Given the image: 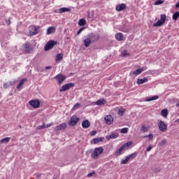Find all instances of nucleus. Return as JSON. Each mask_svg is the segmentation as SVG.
Masks as SVG:
<instances>
[{
    "label": "nucleus",
    "mask_w": 179,
    "mask_h": 179,
    "mask_svg": "<svg viewBox=\"0 0 179 179\" xmlns=\"http://www.w3.org/2000/svg\"><path fill=\"white\" fill-rule=\"evenodd\" d=\"M152 148H153V147H152V145H149L148 148H147L146 151L147 152H150Z\"/></svg>",
    "instance_id": "48"
},
{
    "label": "nucleus",
    "mask_w": 179,
    "mask_h": 179,
    "mask_svg": "<svg viewBox=\"0 0 179 179\" xmlns=\"http://www.w3.org/2000/svg\"><path fill=\"white\" fill-rule=\"evenodd\" d=\"M157 99H159V96L155 95V96H153L146 99L145 101H153V100H157Z\"/></svg>",
    "instance_id": "28"
},
{
    "label": "nucleus",
    "mask_w": 179,
    "mask_h": 179,
    "mask_svg": "<svg viewBox=\"0 0 179 179\" xmlns=\"http://www.w3.org/2000/svg\"><path fill=\"white\" fill-rule=\"evenodd\" d=\"M134 143L132 141H128L127 143L123 144L121 147L122 148L123 150H127L129 149Z\"/></svg>",
    "instance_id": "13"
},
{
    "label": "nucleus",
    "mask_w": 179,
    "mask_h": 179,
    "mask_svg": "<svg viewBox=\"0 0 179 179\" xmlns=\"http://www.w3.org/2000/svg\"><path fill=\"white\" fill-rule=\"evenodd\" d=\"M55 79H56V80L58 83V85H62V83L64 82V80H65V79H66V76H65L64 74H58L55 77Z\"/></svg>",
    "instance_id": "6"
},
{
    "label": "nucleus",
    "mask_w": 179,
    "mask_h": 179,
    "mask_svg": "<svg viewBox=\"0 0 179 179\" xmlns=\"http://www.w3.org/2000/svg\"><path fill=\"white\" fill-rule=\"evenodd\" d=\"M86 24V20L81 18L78 21V26H85Z\"/></svg>",
    "instance_id": "30"
},
{
    "label": "nucleus",
    "mask_w": 179,
    "mask_h": 179,
    "mask_svg": "<svg viewBox=\"0 0 179 179\" xmlns=\"http://www.w3.org/2000/svg\"><path fill=\"white\" fill-rule=\"evenodd\" d=\"M85 29H86L85 27L80 28L77 32V36H79V34H80V33H82V31H83V30H85Z\"/></svg>",
    "instance_id": "43"
},
{
    "label": "nucleus",
    "mask_w": 179,
    "mask_h": 179,
    "mask_svg": "<svg viewBox=\"0 0 179 179\" xmlns=\"http://www.w3.org/2000/svg\"><path fill=\"white\" fill-rule=\"evenodd\" d=\"M52 69V66H48L45 67L46 70Z\"/></svg>",
    "instance_id": "51"
},
{
    "label": "nucleus",
    "mask_w": 179,
    "mask_h": 179,
    "mask_svg": "<svg viewBox=\"0 0 179 179\" xmlns=\"http://www.w3.org/2000/svg\"><path fill=\"white\" fill-rule=\"evenodd\" d=\"M87 153H92V150L87 151Z\"/></svg>",
    "instance_id": "55"
},
{
    "label": "nucleus",
    "mask_w": 179,
    "mask_h": 179,
    "mask_svg": "<svg viewBox=\"0 0 179 179\" xmlns=\"http://www.w3.org/2000/svg\"><path fill=\"white\" fill-rule=\"evenodd\" d=\"M162 3H164L163 0H158L155 2V5H162Z\"/></svg>",
    "instance_id": "39"
},
{
    "label": "nucleus",
    "mask_w": 179,
    "mask_h": 179,
    "mask_svg": "<svg viewBox=\"0 0 179 179\" xmlns=\"http://www.w3.org/2000/svg\"><path fill=\"white\" fill-rule=\"evenodd\" d=\"M45 129V123H43L41 126H38L36 129Z\"/></svg>",
    "instance_id": "42"
},
{
    "label": "nucleus",
    "mask_w": 179,
    "mask_h": 179,
    "mask_svg": "<svg viewBox=\"0 0 179 179\" xmlns=\"http://www.w3.org/2000/svg\"><path fill=\"white\" fill-rule=\"evenodd\" d=\"M176 107H179V102L176 103Z\"/></svg>",
    "instance_id": "53"
},
{
    "label": "nucleus",
    "mask_w": 179,
    "mask_h": 179,
    "mask_svg": "<svg viewBox=\"0 0 179 179\" xmlns=\"http://www.w3.org/2000/svg\"><path fill=\"white\" fill-rule=\"evenodd\" d=\"M159 129L161 132H166L167 131V125L164 122L160 120L159 123L158 124Z\"/></svg>",
    "instance_id": "9"
},
{
    "label": "nucleus",
    "mask_w": 179,
    "mask_h": 179,
    "mask_svg": "<svg viewBox=\"0 0 179 179\" xmlns=\"http://www.w3.org/2000/svg\"><path fill=\"white\" fill-rule=\"evenodd\" d=\"M107 103V101L105 99H101L95 101L96 106H104Z\"/></svg>",
    "instance_id": "14"
},
{
    "label": "nucleus",
    "mask_w": 179,
    "mask_h": 179,
    "mask_svg": "<svg viewBox=\"0 0 179 179\" xmlns=\"http://www.w3.org/2000/svg\"><path fill=\"white\" fill-rule=\"evenodd\" d=\"M66 123H62L55 127V131H62L66 128Z\"/></svg>",
    "instance_id": "15"
},
{
    "label": "nucleus",
    "mask_w": 179,
    "mask_h": 179,
    "mask_svg": "<svg viewBox=\"0 0 179 179\" xmlns=\"http://www.w3.org/2000/svg\"><path fill=\"white\" fill-rule=\"evenodd\" d=\"M99 38L100 34L91 33L85 36L84 45H90V44H93V43H96V41H97V40Z\"/></svg>",
    "instance_id": "1"
},
{
    "label": "nucleus",
    "mask_w": 179,
    "mask_h": 179,
    "mask_svg": "<svg viewBox=\"0 0 179 179\" xmlns=\"http://www.w3.org/2000/svg\"><path fill=\"white\" fill-rule=\"evenodd\" d=\"M62 58H64V56L62 55V54H57L56 56V61H61Z\"/></svg>",
    "instance_id": "36"
},
{
    "label": "nucleus",
    "mask_w": 179,
    "mask_h": 179,
    "mask_svg": "<svg viewBox=\"0 0 179 179\" xmlns=\"http://www.w3.org/2000/svg\"><path fill=\"white\" fill-rule=\"evenodd\" d=\"M104 120L108 125H111V124L114 122V118L113 117V116H111V115H106L104 117Z\"/></svg>",
    "instance_id": "11"
},
{
    "label": "nucleus",
    "mask_w": 179,
    "mask_h": 179,
    "mask_svg": "<svg viewBox=\"0 0 179 179\" xmlns=\"http://www.w3.org/2000/svg\"><path fill=\"white\" fill-rule=\"evenodd\" d=\"M25 45H27V43H26Z\"/></svg>",
    "instance_id": "56"
},
{
    "label": "nucleus",
    "mask_w": 179,
    "mask_h": 179,
    "mask_svg": "<svg viewBox=\"0 0 179 179\" xmlns=\"http://www.w3.org/2000/svg\"><path fill=\"white\" fill-rule=\"evenodd\" d=\"M71 8H59V13H65V12H69Z\"/></svg>",
    "instance_id": "29"
},
{
    "label": "nucleus",
    "mask_w": 179,
    "mask_h": 179,
    "mask_svg": "<svg viewBox=\"0 0 179 179\" xmlns=\"http://www.w3.org/2000/svg\"><path fill=\"white\" fill-rule=\"evenodd\" d=\"M129 161V159L126 157L124 159L122 160L121 164H127Z\"/></svg>",
    "instance_id": "40"
},
{
    "label": "nucleus",
    "mask_w": 179,
    "mask_h": 179,
    "mask_svg": "<svg viewBox=\"0 0 179 179\" xmlns=\"http://www.w3.org/2000/svg\"><path fill=\"white\" fill-rule=\"evenodd\" d=\"M55 33V27H50L47 29V34H52Z\"/></svg>",
    "instance_id": "23"
},
{
    "label": "nucleus",
    "mask_w": 179,
    "mask_h": 179,
    "mask_svg": "<svg viewBox=\"0 0 179 179\" xmlns=\"http://www.w3.org/2000/svg\"><path fill=\"white\" fill-rule=\"evenodd\" d=\"M179 17V11H177L173 14L172 19L173 20H177Z\"/></svg>",
    "instance_id": "32"
},
{
    "label": "nucleus",
    "mask_w": 179,
    "mask_h": 179,
    "mask_svg": "<svg viewBox=\"0 0 179 179\" xmlns=\"http://www.w3.org/2000/svg\"><path fill=\"white\" fill-rule=\"evenodd\" d=\"M143 138H149L150 141H152V139H153V134H150L149 135L144 136Z\"/></svg>",
    "instance_id": "45"
},
{
    "label": "nucleus",
    "mask_w": 179,
    "mask_h": 179,
    "mask_svg": "<svg viewBox=\"0 0 179 179\" xmlns=\"http://www.w3.org/2000/svg\"><path fill=\"white\" fill-rule=\"evenodd\" d=\"M120 56L122 58H128V57H131V52L128 50L124 49L120 51Z\"/></svg>",
    "instance_id": "10"
},
{
    "label": "nucleus",
    "mask_w": 179,
    "mask_h": 179,
    "mask_svg": "<svg viewBox=\"0 0 179 179\" xmlns=\"http://www.w3.org/2000/svg\"><path fill=\"white\" fill-rule=\"evenodd\" d=\"M96 134H97V131H92L90 134L91 136H94V135H96Z\"/></svg>",
    "instance_id": "49"
},
{
    "label": "nucleus",
    "mask_w": 179,
    "mask_h": 179,
    "mask_svg": "<svg viewBox=\"0 0 179 179\" xmlns=\"http://www.w3.org/2000/svg\"><path fill=\"white\" fill-rule=\"evenodd\" d=\"M79 117L76 115H73L70 117V120L68 122V124L70 127H76V125H78V122H79Z\"/></svg>",
    "instance_id": "5"
},
{
    "label": "nucleus",
    "mask_w": 179,
    "mask_h": 179,
    "mask_svg": "<svg viewBox=\"0 0 179 179\" xmlns=\"http://www.w3.org/2000/svg\"><path fill=\"white\" fill-rule=\"evenodd\" d=\"M178 116H179V113H178Z\"/></svg>",
    "instance_id": "58"
},
{
    "label": "nucleus",
    "mask_w": 179,
    "mask_h": 179,
    "mask_svg": "<svg viewBox=\"0 0 179 179\" xmlns=\"http://www.w3.org/2000/svg\"><path fill=\"white\" fill-rule=\"evenodd\" d=\"M9 142H10V137H6L0 141L1 145H3V143H9Z\"/></svg>",
    "instance_id": "21"
},
{
    "label": "nucleus",
    "mask_w": 179,
    "mask_h": 179,
    "mask_svg": "<svg viewBox=\"0 0 179 179\" xmlns=\"http://www.w3.org/2000/svg\"><path fill=\"white\" fill-rule=\"evenodd\" d=\"M115 37L116 40H117L118 41H121L124 40V34H122L121 33L116 34Z\"/></svg>",
    "instance_id": "20"
},
{
    "label": "nucleus",
    "mask_w": 179,
    "mask_h": 179,
    "mask_svg": "<svg viewBox=\"0 0 179 179\" xmlns=\"http://www.w3.org/2000/svg\"><path fill=\"white\" fill-rule=\"evenodd\" d=\"M24 50L25 52L29 54V52H30V51H31L33 50V48H31V46H30V45H25V46H24Z\"/></svg>",
    "instance_id": "26"
},
{
    "label": "nucleus",
    "mask_w": 179,
    "mask_h": 179,
    "mask_svg": "<svg viewBox=\"0 0 179 179\" xmlns=\"http://www.w3.org/2000/svg\"><path fill=\"white\" fill-rule=\"evenodd\" d=\"M141 131L143 133L145 132H148V131H149V129L148 127H146V126L143 125L141 128Z\"/></svg>",
    "instance_id": "35"
},
{
    "label": "nucleus",
    "mask_w": 179,
    "mask_h": 179,
    "mask_svg": "<svg viewBox=\"0 0 179 179\" xmlns=\"http://www.w3.org/2000/svg\"><path fill=\"white\" fill-rule=\"evenodd\" d=\"M143 71H146V67H141L140 69H138L135 71H134L132 73L133 75H141L143 72Z\"/></svg>",
    "instance_id": "16"
},
{
    "label": "nucleus",
    "mask_w": 179,
    "mask_h": 179,
    "mask_svg": "<svg viewBox=\"0 0 179 179\" xmlns=\"http://www.w3.org/2000/svg\"><path fill=\"white\" fill-rule=\"evenodd\" d=\"M176 122L179 123V119L176 120Z\"/></svg>",
    "instance_id": "54"
},
{
    "label": "nucleus",
    "mask_w": 179,
    "mask_h": 179,
    "mask_svg": "<svg viewBox=\"0 0 179 179\" xmlns=\"http://www.w3.org/2000/svg\"><path fill=\"white\" fill-rule=\"evenodd\" d=\"M86 47H89V45H86Z\"/></svg>",
    "instance_id": "57"
},
{
    "label": "nucleus",
    "mask_w": 179,
    "mask_h": 179,
    "mask_svg": "<svg viewBox=\"0 0 179 179\" xmlns=\"http://www.w3.org/2000/svg\"><path fill=\"white\" fill-rule=\"evenodd\" d=\"M103 152H104V149H103V147L96 148L94 150L92 157H93L94 159H97V157H99L100 155L103 153Z\"/></svg>",
    "instance_id": "3"
},
{
    "label": "nucleus",
    "mask_w": 179,
    "mask_h": 179,
    "mask_svg": "<svg viewBox=\"0 0 179 179\" xmlns=\"http://www.w3.org/2000/svg\"><path fill=\"white\" fill-rule=\"evenodd\" d=\"M161 115H162V117H164V118H167V115H169V110L167 109H163L161 111Z\"/></svg>",
    "instance_id": "25"
},
{
    "label": "nucleus",
    "mask_w": 179,
    "mask_h": 179,
    "mask_svg": "<svg viewBox=\"0 0 179 179\" xmlns=\"http://www.w3.org/2000/svg\"><path fill=\"white\" fill-rule=\"evenodd\" d=\"M38 33H40V27L31 26L28 36H36V34H38Z\"/></svg>",
    "instance_id": "4"
},
{
    "label": "nucleus",
    "mask_w": 179,
    "mask_h": 179,
    "mask_svg": "<svg viewBox=\"0 0 179 179\" xmlns=\"http://www.w3.org/2000/svg\"><path fill=\"white\" fill-rule=\"evenodd\" d=\"M162 171V168L160 167H157L155 168L154 169V173H160Z\"/></svg>",
    "instance_id": "41"
},
{
    "label": "nucleus",
    "mask_w": 179,
    "mask_h": 179,
    "mask_svg": "<svg viewBox=\"0 0 179 179\" xmlns=\"http://www.w3.org/2000/svg\"><path fill=\"white\" fill-rule=\"evenodd\" d=\"M122 150H124V148L120 147L118 150H117L115 152V156H120L121 153L122 152Z\"/></svg>",
    "instance_id": "31"
},
{
    "label": "nucleus",
    "mask_w": 179,
    "mask_h": 179,
    "mask_svg": "<svg viewBox=\"0 0 179 179\" xmlns=\"http://www.w3.org/2000/svg\"><path fill=\"white\" fill-rule=\"evenodd\" d=\"M57 44H58L57 41L50 40L45 44V45H57Z\"/></svg>",
    "instance_id": "27"
},
{
    "label": "nucleus",
    "mask_w": 179,
    "mask_h": 179,
    "mask_svg": "<svg viewBox=\"0 0 179 179\" xmlns=\"http://www.w3.org/2000/svg\"><path fill=\"white\" fill-rule=\"evenodd\" d=\"M166 19H167V16L164 14H162L160 15V19L155 23L153 24L154 27H159V26H163L164 23H166Z\"/></svg>",
    "instance_id": "2"
},
{
    "label": "nucleus",
    "mask_w": 179,
    "mask_h": 179,
    "mask_svg": "<svg viewBox=\"0 0 179 179\" xmlns=\"http://www.w3.org/2000/svg\"><path fill=\"white\" fill-rule=\"evenodd\" d=\"M29 106H31L33 108H38L40 107V100L38 99H34V100H31L29 102Z\"/></svg>",
    "instance_id": "8"
},
{
    "label": "nucleus",
    "mask_w": 179,
    "mask_h": 179,
    "mask_svg": "<svg viewBox=\"0 0 179 179\" xmlns=\"http://www.w3.org/2000/svg\"><path fill=\"white\" fill-rule=\"evenodd\" d=\"M103 139H104V138H94V139L91 141V143H94V145H96V143H99V142H103Z\"/></svg>",
    "instance_id": "22"
},
{
    "label": "nucleus",
    "mask_w": 179,
    "mask_h": 179,
    "mask_svg": "<svg viewBox=\"0 0 179 179\" xmlns=\"http://www.w3.org/2000/svg\"><path fill=\"white\" fill-rule=\"evenodd\" d=\"M51 125H52V123L48 124L47 125H45V128H50V127H51Z\"/></svg>",
    "instance_id": "52"
},
{
    "label": "nucleus",
    "mask_w": 179,
    "mask_h": 179,
    "mask_svg": "<svg viewBox=\"0 0 179 179\" xmlns=\"http://www.w3.org/2000/svg\"><path fill=\"white\" fill-rule=\"evenodd\" d=\"M167 143V140H162L161 142L159 143V146H164Z\"/></svg>",
    "instance_id": "38"
},
{
    "label": "nucleus",
    "mask_w": 179,
    "mask_h": 179,
    "mask_svg": "<svg viewBox=\"0 0 179 179\" xmlns=\"http://www.w3.org/2000/svg\"><path fill=\"white\" fill-rule=\"evenodd\" d=\"M118 136V133H113L108 136H106L107 141H110V139H116Z\"/></svg>",
    "instance_id": "19"
},
{
    "label": "nucleus",
    "mask_w": 179,
    "mask_h": 179,
    "mask_svg": "<svg viewBox=\"0 0 179 179\" xmlns=\"http://www.w3.org/2000/svg\"><path fill=\"white\" fill-rule=\"evenodd\" d=\"M121 134H127L128 133V128H123L120 130Z\"/></svg>",
    "instance_id": "44"
},
{
    "label": "nucleus",
    "mask_w": 179,
    "mask_h": 179,
    "mask_svg": "<svg viewBox=\"0 0 179 179\" xmlns=\"http://www.w3.org/2000/svg\"><path fill=\"white\" fill-rule=\"evenodd\" d=\"M80 103H77L74 105L72 110H73V111H75L76 110H78V108H80Z\"/></svg>",
    "instance_id": "37"
},
{
    "label": "nucleus",
    "mask_w": 179,
    "mask_h": 179,
    "mask_svg": "<svg viewBox=\"0 0 179 179\" xmlns=\"http://www.w3.org/2000/svg\"><path fill=\"white\" fill-rule=\"evenodd\" d=\"M73 86H75V84L73 83L66 84L59 89V92H66V90H69V89H72Z\"/></svg>",
    "instance_id": "7"
},
{
    "label": "nucleus",
    "mask_w": 179,
    "mask_h": 179,
    "mask_svg": "<svg viewBox=\"0 0 179 179\" xmlns=\"http://www.w3.org/2000/svg\"><path fill=\"white\" fill-rule=\"evenodd\" d=\"M82 127L84 129H87L90 127V122L88 120H85L84 121H83L82 122Z\"/></svg>",
    "instance_id": "17"
},
{
    "label": "nucleus",
    "mask_w": 179,
    "mask_h": 179,
    "mask_svg": "<svg viewBox=\"0 0 179 179\" xmlns=\"http://www.w3.org/2000/svg\"><path fill=\"white\" fill-rule=\"evenodd\" d=\"M148 78H138V80H137V85H143V83H148Z\"/></svg>",
    "instance_id": "18"
},
{
    "label": "nucleus",
    "mask_w": 179,
    "mask_h": 179,
    "mask_svg": "<svg viewBox=\"0 0 179 179\" xmlns=\"http://www.w3.org/2000/svg\"><path fill=\"white\" fill-rule=\"evenodd\" d=\"M24 82H27V78L22 79V80L20 81L18 85L17 86V89H20V87H21L22 86H23V85L24 84Z\"/></svg>",
    "instance_id": "24"
},
{
    "label": "nucleus",
    "mask_w": 179,
    "mask_h": 179,
    "mask_svg": "<svg viewBox=\"0 0 179 179\" xmlns=\"http://www.w3.org/2000/svg\"><path fill=\"white\" fill-rule=\"evenodd\" d=\"M93 176H96V171H92L91 173L87 174V177H93Z\"/></svg>",
    "instance_id": "46"
},
{
    "label": "nucleus",
    "mask_w": 179,
    "mask_h": 179,
    "mask_svg": "<svg viewBox=\"0 0 179 179\" xmlns=\"http://www.w3.org/2000/svg\"><path fill=\"white\" fill-rule=\"evenodd\" d=\"M124 113H125V110H119V111H118L119 115H121L122 117V115H124Z\"/></svg>",
    "instance_id": "47"
},
{
    "label": "nucleus",
    "mask_w": 179,
    "mask_h": 179,
    "mask_svg": "<svg viewBox=\"0 0 179 179\" xmlns=\"http://www.w3.org/2000/svg\"><path fill=\"white\" fill-rule=\"evenodd\" d=\"M137 153L134 152L130 155H128L127 157H126L129 160H131V159H135V157H136L137 156Z\"/></svg>",
    "instance_id": "33"
},
{
    "label": "nucleus",
    "mask_w": 179,
    "mask_h": 179,
    "mask_svg": "<svg viewBox=\"0 0 179 179\" xmlns=\"http://www.w3.org/2000/svg\"><path fill=\"white\" fill-rule=\"evenodd\" d=\"M54 45H45L44 47V51H50V50H52Z\"/></svg>",
    "instance_id": "34"
},
{
    "label": "nucleus",
    "mask_w": 179,
    "mask_h": 179,
    "mask_svg": "<svg viewBox=\"0 0 179 179\" xmlns=\"http://www.w3.org/2000/svg\"><path fill=\"white\" fill-rule=\"evenodd\" d=\"M126 8H127V5L125 3H121L116 6L115 10L117 12H122V10H125Z\"/></svg>",
    "instance_id": "12"
},
{
    "label": "nucleus",
    "mask_w": 179,
    "mask_h": 179,
    "mask_svg": "<svg viewBox=\"0 0 179 179\" xmlns=\"http://www.w3.org/2000/svg\"><path fill=\"white\" fill-rule=\"evenodd\" d=\"M6 23H7L8 26L10 25V20H6Z\"/></svg>",
    "instance_id": "50"
}]
</instances>
